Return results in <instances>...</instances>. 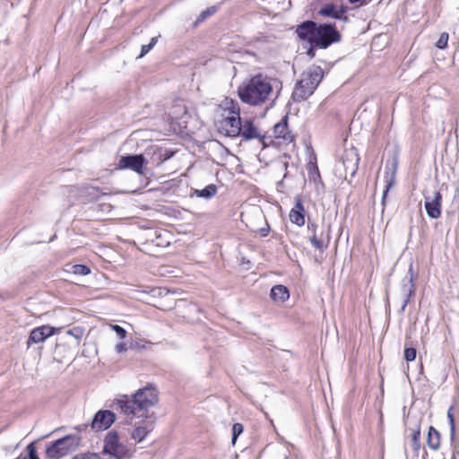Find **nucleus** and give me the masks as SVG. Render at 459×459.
<instances>
[{
    "instance_id": "f257e3e1",
    "label": "nucleus",
    "mask_w": 459,
    "mask_h": 459,
    "mask_svg": "<svg viewBox=\"0 0 459 459\" xmlns=\"http://www.w3.org/2000/svg\"><path fill=\"white\" fill-rule=\"evenodd\" d=\"M296 32L301 39L307 40L311 45V48L307 50L310 58L315 56L313 47L326 48L341 39V35L333 25H317L312 21H307L299 25Z\"/></svg>"
},
{
    "instance_id": "f03ea898",
    "label": "nucleus",
    "mask_w": 459,
    "mask_h": 459,
    "mask_svg": "<svg viewBox=\"0 0 459 459\" xmlns=\"http://www.w3.org/2000/svg\"><path fill=\"white\" fill-rule=\"evenodd\" d=\"M275 82L272 78L258 74L242 82L238 89V97L247 104L261 105L271 96Z\"/></svg>"
},
{
    "instance_id": "7ed1b4c3",
    "label": "nucleus",
    "mask_w": 459,
    "mask_h": 459,
    "mask_svg": "<svg viewBox=\"0 0 459 459\" xmlns=\"http://www.w3.org/2000/svg\"><path fill=\"white\" fill-rule=\"evenodd\" d=\"M158 402V394L153 387L146 386L138 390L129 399L124 396L116 401V404L126 416L148 415V410Z\"/></svg>"
},
{
    "instance_id": "20e7f679",
    "label": "nucleus",
    "mask_w": 459,
    "mask_h": 459,
    "mask_svg": "<svg viewBox=\"0 0 459 459\" xmlns=\"http://www.w3.org/2000/svg\"><path fill=\"white\" fill-rule=\"evenodd\" d=\"M221 112V120L219 122L218 129L221 133L229 137H237L241 134L242 121L240 118V108L238 103L230 98H225L219 105Z\"/></svg>"
},
{
    "instance_id": "39448f33",
    "label": "nucleus",
    "mask_w": 459,
    "mask_h": 459,
    "mask_svg": "<svg viewBox=\"0 0 459 459\" xmlns=\"http://www.w3.org/2000/svg\"><path fill=\"white\" fill-rule=\"evenodd\" d=\"M324 77V70L317 65H311L305 70L297 82L292 98L295 101L307 100L311 96Z\"/></svg>"
},
{
    "instance_id": "423d86ee",
    "label": "nucleus",
    "mask_w": 459,
    "mask_h": 459,
    "mask_svg": "<svg viewBox=\"0 0 459 459\" xmlns=\"http://www.w3.org/2000/svg\"><path fill=\"white\" fill-rule=\"evenodd\" d=\"M126 422L131 426L128 429L130 439L139 444L153 430L154 421L149 415L126 416Z\"/></svg>"
},
{
    "instance_id": "0eeeda50",
    "label": "nucleus",
    "mask_w": 459,
    "mask_h": 459,
    "mask_svg": "<svg viewBox=\"0 0 459 459\" xmlns=\"http://www.w3.org/2000/svg\"><path fill=\"white\" fill-rule=\"evenodd\" d=\"M101 453L105 459H128L130 457V449L120 441L115 431H110L106 435Z\"/></svg>"
},
{
    "instance_id": "6e6552de",
    "label": "nucleus",
    "mask_w": 459,
    "mask_h": 459,
    "mask_svg": "<svg viewBox=\"0 0 459 459\" xmlns=\"http://www.w3.org/2000/svg\"><path fill=\"white\" fill-rule=\"evenodd\" d=\"M79 444L77 437L73 435L65 436L57 439L46 447L45 455L48 459H60L74 451Z\"/></svg>"
},
{
    "instance_id": "1a4fd4ad",
    "label": "nucleus",
    "mask_w": 459,
    "mask_h": 459,
    "mask_svg": "<svg viewBox=\"0 0 459 459\" xmlns=\"http://www.w3.org/2000/svg\"><path fill=\"white\" fill-rule=\"evenodd\" d=\"M147 160L142 154L121 156L118 161L120 169H131L138 175H144Z\"/></svg>"
},
{
    "instance_id": "9d476101",
    "label": "nucleus",
    "mask_w": 459,
    "mask_h": 459,
    "mask_svg": "<svg viewBox=\"0 0 459 459\" xmlns=\"http://www.w3.org/2000/svg\"><path fill=\"white\" fill-rule=\"evenodd\" d=\"M116 420L114 412L108 410L99 411L91 422V428L95 430H104L108 429Z\"/></svg>"
},
{
    "instance_id": "9b49d317",
    "label": "nucleus",
    "mask_w": 459,
    "mask_h": 459,
    "mask_svg": "<svg viewBox=\"0 0 459 459\" xmlns=\"http://www.w3.org/2000/svg\"><path fill=\"white\" fill-rule=\"evenodd\" d=\"M359 154L355 149L346 150L342 156V163L345 174H350L351 177L355 175L359 166Z\"/></svg>"
},
{
    "instance_id": "f8f14e48",
    "label": "nucleus",
    "mask_w": 459,
    "mask_h": 459,
    "mask_svg": "<svg viewBox=\"0 0 459 459\" xmlns=\"http://www.w3.org/2000/svg\"><path fill=\"white\" fill-rule=\"evenodd\" d=\"M56 331V328L49 325H41L34 328L30 333L27 346L30 347L31 344L43 342L47 338L55 334Z\"/></svg>"
},
{
    "instance_id": "ddd939ff",
    "label": "nucleus",
    "mask_w": 459,
    "mask_h": 459,
    "mask_svg": "<svg viewBox=\"0 0 459 459\" xmlns=\"http://www.w3.org/2000/svg\"><path fill=\"white\" fill-rule=\"evenodd\" d=\"M396 169H397V161L396 160H388L385 165V187L383 192L382 196V204L385 207V198L388 191L390 188L394 185L395 183V174H396Z\"/></svg>"
},
{
    "instance_id": "4468645a",
    "label": "nucleus",
    "mask_w": 459,
    "mask_h": 459,
    "mask_svg": "<svg viewBox=\"0 0 459 459\" xmlns=\"http://www.w3.org/2000/svg\"><path fill=\"white\" fill-rule=\"evenodd\" d=\"M425 209L431 219H437L441 214V195L434 192L433 196H425Z\"/></svg>"
},
{
    "instance_id": "2eb2a0df",
    "label": "nucleus",
    "mask_w": 459,
    "mask_h": 459,
    "mask_svg": "<svg viewBox=\"0 0 459 459\" xmlns=\"http://www.w3.org/2000/svg\"><path fill=\"white\" fill-rule=\"evenodd\" d=\"M241 136L244 140L249 141L252 139H262L264 137L262 131L253 123V121L247 119L241 126Z\"/></svg>"
},
{
    "instance_id": "dca6fc26",
    "label": "nucleus",
    "mask_w": 459,
    "mask_h": 459,
    "mask_svg": "<svg viewBox=\"0 0 459 459\" xmlns=\"http://www.w3.org/2000/svg\"><path fill=\"white\" fill-rule=\"evenodd\" d=\"M290 221L301 227L305 224L304 206L299 200L296 201L295 206L290 210Z\"/></svg>"
},
{
    "instance_id": "f3484780",
    "label": "nucleus",
    "mask_w": 459,
    "mask_h": 459,
    "mask_svg": "<svg viewBox=\"0 0 459 459\" xmlns=\"http://www.w3.org/2000/svg\"><path fill=\"white\" fill-rule=\"evenodd\" d=\"M273 134L276 138L282 139L286 142H292L293 140V135L289 131L285 119H282L273 126Z\"/></svg>"
},
{
    "instance_id": "a211bd4d",
    "label": "nucleus",
    "mask_w": 459,
    "mask_h": 459,
    "mask_svg": "<svg viewBox=\"0 0 459 459\" xmlns=\"http://www.w3.org/2000/svg\"><path fill=\"white\" fill-rule=\"evenodd\" d=\"M272 299L276 303H283L290 298V292L284 285H275L271 290Z\"/></svg>"
},
{
    "instance_id": "6ab92c4d",
    "label": "nucleus",
    "mask_w": 459,
    "mask_h": 459,
    "mask_svg": "<svg viewBox=\"0 0 459 459\" xmlns=\"http://www.w3.org/2000/svg\"><path fill=\"white\" fill-rule=\"evenodd\" d=\"M344 11L337 9L333 4H325L322 7L318 13L325 17H333L335 19H342Z\"/></svg>"
},
{
    "instance_id": "aec40b11",
    "label": "nucleus",
    "mask_w": 459,
    "mask_h": 459,
    "mask_svg": "<svg viewBox=\"0 0 459 459\" xmlns=\"http://www.w3.org/2000/svg\"><path fill=\"white\" fill-rule=\"evenodd\" d=\"M427 443L430 449L437 450L440 446V434L439 432L434 429L433 427H429L428 436H427Z\"/></svg>"
},
{
    "instance_id": "412c9836",
    "label": "nucleus",
    "mask_w": 459,
    "mask_h": 459,
    "mask_svg": "<svg viewBox=\"0 0 459 459\" xmlns=\"http://www.w3.org/2000/svg\"><path fill=\"white\" fill-rule=\"evenodd\" d=\"M403 292L405 294V299L403 301V304L402 306V309L404 310L405 307L407 306L409 302V299L413 293V282H412V277H406L403 281Z\"/></svg>"
},
{
    "instance_id": "4be33fe9",
    "label": "nucleus",
    "mask_w": 459,
    "mask_h": 459,
    "mask_svg": "<svg viewBox=\"0 0 459 459\" xmlns=\"http://www.w3.org/2000/svg\"><path fill=\"white\" fill-rule=\"evenodd\" d=\"M217 193V187L215 185H208L204 189H195L194 194L197 197H202L205 199H209L212 196H214Z\"/></svg>"
},
{
    "instance_id": "5701e85b",
    "label": "nucleus",
    "mask_w": 459,
    "mask_h": 459,
    "mask_svg": "<svg viewBox=\"0 0 459 459\" xmlns=\"http://www.w3.org/2000/svg\"><path fill=\"white\" fill-rule=\"evenodd\" d=\"M66 334L74 337L76 341H80L83 336V329L81 327H74L67 330Z\"/></svg>"
},
{
    "instance_id": "b1692460",
    "label": "nucleus",
    "mask_w": 459,
    "mask_h": 459,
    "mask_svg": "<svg viewBox=\"0 0 459 459\" xmlns=\"http://www.w3.org/2000/svg\"><path fill=\"white\" fill-rule=\"evenodd\" d=\"M216 12V8L214 6L209 7L206 10L203 11L199 17L197 18V22H204L207 17L212 15Z\"/></svg>"
},
{
    "instance_id": "393cba45",
    "label": "nucleus",
    "mask_w": 459,
    "mask_h": 459,
    "mask_svg": "<svg viewBox=\"0 0 459 459\" xmlns=\"http://www.w3.org/2000/svg\"><path fill=\"white\" fill-rule=\"evenodd\" d=\"M448 39H449L448 33L443 32L436 43L437 48H438L440 49H444L445 48H446Z\"/></svg>"
},
{
    "instance_id": "a878e982",
    "label": "nucleus",
    "mask_w": 459,
    "mask_h": 459,
    "mask_svg": "<svg viewBox=\"0 0 459 459\" xmlns=\"http://www.w3.org/2000/svg\"><path fill=\"white\" fill-rule=\"evenodd\" d=\"M74 273L79 275H88L91 273V270L84 264H75L74 266Z\"/></svg>"
},
{
    "instance_id": "bb28decb",
    "label": "nucleus",
    "mask_w": 459,
    "mask_h": 459,
    "mask_svg": "<svg viewBox=\"0 0 459 459\" xmlns=\"http://www.w3.org/2000/svg\"><path fill=\"white\" fill-rule=\"evenodd\" d=\"M310 243L316 249L322 250L325 247V244L323 240L317 238L316 234L314 232V234L309 238Z\"/></svg>"
},
{
    "instance_id": "cd10ccee",
    "label": "nucleus",
    "mask_w": 459,
    "mask_h": 459,
    "mask_svg": "<svg viewBox=\"0 0 459 459\" xmlns=\"http://www.w3.org/2000/svg\"><path fill=\"white\" fill-rule=\"evenodd\" d=\"M404 359L407 361H413L416 359V349L406 347L404 350Z\"/></svg>"
},
{
    "instance_id": "c85d7f7f",
    "label": "nucleus",
    "mask_w": 459,
    "mask_h": 459,
    "mask_svg": "<svg viewBox=\"0 0 459 459\" xmlns=\"http://www.w3.org/2000/svg\"><path fill=\"white\" fill-rule=\"evenodd\" d=\"M243 432V426L240 423H235L232 427V443L234 444L237 437Z\"/></svg>"
},
{
    "instance_id": "c756f323",
    "label": "nucleus",
    "mask_w": 459,
    "mask_h": 459,
    "mask_svg": "<svg viewBox=\"0 0 459 459\" xmlns=\"http://www.w3.org/2000/svg\"><path fill=\"white\" fill-rule=\"evenodd\" d=\"M156 43L157 38L154 37L151 39V42L149 44L143 45L140 57H143L144 55H146L155 46Z\"/></svg>"
},
{
    "instance_id": "7c9ffc66",
    "label": "nucleus",
    "mask_w": 459,
    "mask_h": 459,
    "mask_svg": "<svg viewBox=\"0 0 459 459\" xmlns=\"http://www.w3.org/2000/svg\"><path fill=\"white\" fill-rule=\"evenodd\" d=\"M110 328L114 331L120 339L126 337V331L118 325H110Z\"/></svg>"
},
{
    "instance_id": "2f4dec72",
    "label": "nucleus",
    "mask_w": 459,
    "mask_h": 459,
    "mask_svg": "<svg viewBox=\"0 0 459 459\" xmlns=\"http://www.w3.org/2000/svg\"><path fill=\"white\" fill-rule=\"evenodd\" d=\"M447 417L449 419V424H450V436L451 438H454L455 434V419L452 414V408H450L447 411Z\"/></svg>"
},
{
    "instance_id": "473e14b6",
    "label": "nucleus",
    "mask_w": 459,
    "mask_h": 459,
    "mask_svg": "<svg viewBox=\"0 0 459 459\" xmlns=\"http://www.w3.org/2000/svg\"><path fill=\"white\" fill-rule=\"evenodd\" d=\"M411 448H412L415 455L417 456L421 448L420 440H417V441L411 440Z\"/></svg>"
},
{
    "instance_id": "72a5a7b5",
    "label": "nucleus",
    "mask_w": 459,
    "mask_h": 459,
    "mask_svg": "<svg viewBox=\"0 0 459 459\" xmlns=\"http://www.w3.org/2000/svg\"><path fill=\"white\" fill-rule=\"evenodd\" d=\"M82 459H105V456L99 454L91 453V454H86L82 456Z\"/></svg>"
},
{
    "instance_id": "f704fd0d",
    "label": "nucleus",
    "mask_w": 459,
    "mask_h": 459,
    "mask_svg": "<svg viewBox=\"0 0 459 459\" xmlns=\"http://www.w3.org/2000/svg\"><path fill=\"white\" fill-rule=\"evenodd\" d=\"M115 350L117 352L122 353L127 350V347L125 342H119L116 345Z\"/></svg>"
},
{
    "instance_id": "c9c22d12",
    "label": "nucleus",
    "mask_w": 459,
    "mask_h": 459,
    "mask_svg": "<svg viewBox=\"0 0 459 459\" xmlns=\"http://www.w3.org/2000/svg\"><path fill=\"white\" fill-rule=\"evenodd\" d=\"M420 430L418 428L413 430L411 440H414V441L420 440Z\"/></svg>"
},
{
    "instance_id": "e433bc0d",
    "label": "nucleus",
    "mask_w": 459,
    "mask_h": 459,
    "mask_svg": "<svg viewBox=\"0 0 459 459\" xmlns=\"http://www.w3.org/2000/svg\"><path fill=\"white\" fill-rule=\"evenodd\" d=\"M368 0H349L351 4H359V5H365Z\"/></svg>"
},
{
    "instance_id": "4c0bfd02",
    "label": "nucleus",
    "mask_w": 459,
    "mask_h": 459,
    "mask_svg": "<svg viewBox=\"0 0 459 459\" xmlns=\"http://www.w3.org/2000/svg\"><path fill=\"white\" fill-rule=\"evenodd\" d=\"M259 232H260V234H261V236H262V237H265V236H267V235H268V233H269V227L267 226L266 228H261V229L259 230Z\"/></svg>"
},
{
    "instance_id": "58836bf2",
    "label": "nucleus",
    "mask_w": 459,
    "mask_h": 459,
    "mask_svg": "<svg viewBox=\"0 0 459 459\" xmlns=\"http://www.w3.org/2000/svg\"><path fill=\"white\" fill-rule=\"evenodd\" d=\"M315 228H316V224H311V225H308V229H312L313 230H315Z\"/></svg>"
},
{
    "instance_id": "ea45409f",
    "label": "nucleus",
    "mask_w": 459,
    "mask_h": 459,
    "mask_svg": "<svg viewBox=\"0 0 459 459\" xmlns=\"http://www.w3.org/2000/svg\"><path fill=\"white\" fill-rule=\"evenodd\" d=\"M169 158H170V155H168V156H166V157L164 158V160H168V159H169Z\"/></svg>"
},
{
    "instance_id": "a19ab883",
    "label": "nucleus",
    "mask_w": 459,
    "mask_h": 459,
    "mask_svg": "<svg viewBox=\"0 0 459 459\" xmlns=\"http://www.w3.org/2000/svg\"><path fill=\"white\" fill-rule=\"evenodd\" d=\"M285 459H288L287 457Z\"/></svg>"
}]
</instances>
